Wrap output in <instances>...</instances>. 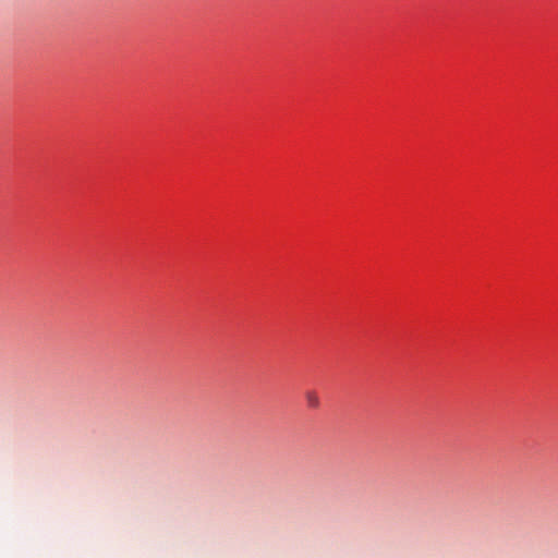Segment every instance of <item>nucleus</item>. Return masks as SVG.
I'll return each mask as SVG.
<instances>
[{
  "label": "nucleus",
  "mask_w": 558,
  "mask_h": 558,
  "mask_svg": "<svg viewBox=\"0 0 558 558\" xmlns=\"http://www.w3.org/2000/svg\"><path fill=\"white\" fill-rule=\"evenodd\" d=\"M305 400L307 403V407L311 409H317L320 405V400L316 391L314 390H307L305 392Z\"/></svg>",
  "instance_id": "nucleus-1"
}]
</instances>
